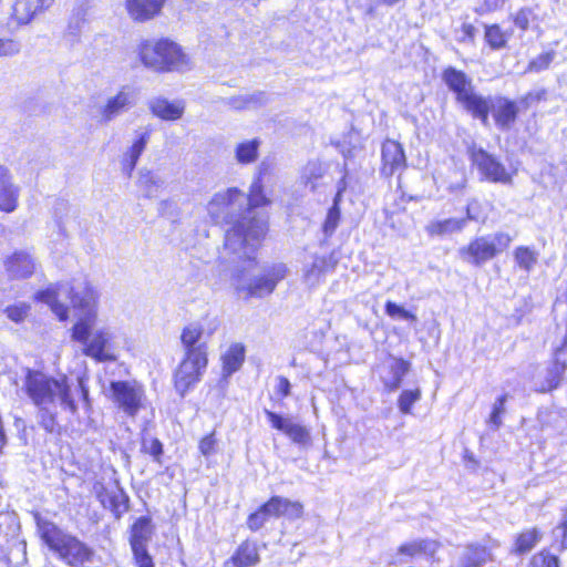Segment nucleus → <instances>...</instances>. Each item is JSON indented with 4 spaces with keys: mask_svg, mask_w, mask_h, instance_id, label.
Returning a JSON list of instances; mask_svg holds the SVG:
<instances>
[{
    "mask_svg": "<svg viewBox=\"0 0 567 567\" xmlns=\"http://www.w3.org/2000/svg\"><path fill=\"white\" fill-rule=\"evenodd\" d=\"M266 415L272 427L284 432L293 443L300 446H308L311 443L310 432L303 425L293 422L291 417L266 411Z\"/></svg>",
    "mask_w": 567,
    "mask_h": 567,
    "instance_id": "nucleus-15",
    "label": "nucleus"
},
{
    "mask_svg": "<svg viewBox=\"0 0 567 567\" xmlns=\"http://www.w3.org/2000/svg\"><path fill=\"white\" fill-rule=\"evenodd\" d=\"M324 167L320 162L311 161L302 169L301 182L311 192L318 188V181L324 175Z\"/></svg>",
    "mask_w": 567,
    "mask_h": 567,
    "instance_id": "nucleus-36",
    "label": "nucleus"
},
{
    "mask_svg": "<svg viewBox=\"0 0 567 567\" xmlns=\"http://www.w3.org/2000/svg\"><path fill=\"white\" fill-rule=\"evenodd\" d=\"M207 365V357H186L175 373V388L181 396L199 380L202 370Z\"/></svg>",
    "mask_w": 567,
    "mask_h": 567,
    "instance_id": "nucleus-12",
    "label": "nucleus"
},
{
    "mask_svg": "<svg viewBox=\"0 0 567 567\" xmlns=\"http://www.w3.org/2000/svg\"><path fill=\"white\" fill-rule=\"evenodd\" d=\"M111 399L126 416L135 419L147 408V396L142 384L136 381H113L110 384Z\"/></svg>",
    "mask_w": 567,
    "mask_h": 567,
    "instance_id": "nucleus-8",
    "label": "nucleus"
},
{
    "mask_svg": "<svg viewBox=\"0 0 567 567\" xmlns=\"http://www.w3.org/2000/svg\"><path fill=\"white\" fill-rule=\"evenodd\" d=\"M484 40L487 45L494 50H503L512 37V32L503 31L498 24H485Z\"/></svg>",
    "mask_w": 567,
    "mask_h": 567,
    "instance_id": "nucleus-32",
    "label": "nucleus"
},
{
    "mask_svg": "<svg viewBox=\"0 0 567 567\" xmlns=\"http://www.w3.org/2000/svg\"><path fill=\"white\" fill-rule=\"evenodd\" d=\"M268 518L269 515L267 514V512H264L262 505L257 512L252 513L248 517L247 525L251 530L256 532L265 525Z\"/></svg>",
    "mask_w": 567,
    "mask_h": 567,
    "instance_id": "nucleus-53",
    "label": "nucleus"
},
{
    "mask_svg": "<svg viewBox=\"0 0 567 567\" xmlns=\"http://www.w3.org/2000/svg\"><path fill=\"white\" fill-rule=\"evenodd\" d=\"M410 363L402 358L388 357L379 367V375L389 391L396 390L403 375L409 371Z\"/></svg>",
    "mask_w": 567,
    "mask_h": 567,
    "instance_id": "nucleus-19",
    "label": "nucleus"
},
{
    "mask_svg": "<svg viewBox=\"0 0 567 567\" xmlns=\"http://www.w3.org/2000/svg\"><path fill=\"white\" fill-rule=\"evenodd\" d=\"M269 204V199L265 196L261 181L258 178L250 187L249 195L246 196L244 214L241 221H238L234 228L226 231L225 248L230 251H237L247 244L255 247V241L260 243L267 231V221L259 216L254 208Z\"/></svg>",
    "mask_w": 567,
    "mask_h": 567,
    "instance_id": "nucleus-2",
    "label": "nucleus"
},
{
    "mask_svg": "<svg viewBox=\"0 0 567 567\" xmlns=\"http://www.w3.org/2000/svg\"><path fill=\"white\" fill-rule=\"evenodd\" d=\"M18 188L11 183L9 171L0 165V210L11 213L18 206Z\"/></svg>",
    "mask_w": 567,
    "mask_h": 567,
    "instance_id": "nucleus-24",
    "label": "nucleus"
},
{
    "mask_svg": "<svg viewBox=\"0 0 567 567\" xmlns=\"http://www.w3.org/2000/svg\"><path fill=\"white\" fill-rule=\"evenodd\" d=\"M137 101V91L131 85H124L114 95L107 99L105 105L101 109L102 122L109 123L124 112L132 109Z\"/></svg>",
    "mask_w": 567,
    "mask_h": 567,
    "instance_id": "nucleus-13",
    "label": "nucleus"
},
{
    "mask_svg": "<svg viewBox=\"0 0 567 567\" xmlns=\"http://www.w3.org/2000/svg\"><path fill=\"white\" fill-rule=\"evenodd\" d=\"M341 218L340 208L330 207L328 209L324 223L322 225V230L327 237H330L334 230L337 229L339 221Z\"/></svg>",
    "mask_w": 567,
    "mask_h": 567,
    "instance_id": "nucleus-48",
    "label": "nucleus"
},
{
    "mask_svg": "<svg viewBox=\"0 0 567 567\" xmlns=\"http://www.w3.org/2000/svg\"><path fill=\"white\" fill-rule=\"evenodd\" d=\"M462 32H463V38L460 41H466V40H468L471 42L474 41L475 34H476V29L473 24L464 23L462 25Z\"/></svg>",
    "mask_w": 567,
    "mask_h": 567,
    "instance_id": "nucleus-61",
    "label": "nucleus"
},
{
    "mask_svg": "<svg viewBox=\"0 0 567 567\" xmlns=\"http://www.w3.org/2000/svg\"><path fill=\"white\" fill-rule=\"evenodd\" d=\"M259 561V554L256 544L244 542L236 549L234 555L225 561V567H251Z\"/></svg>",
    "mask_w": 567,
    "mask_h": 567,
    "instance_id": "nucleus-27",
    "label": "nucleus"
},
{
    "mask_svg": "<svg viewBox=\"0 0 567 567\" xmlns=\"http://www.w3.org/2000/svg\"><path fill=\"white\" fill-rule=\"evenodd\" d=\"M30 310V305L25 302H20L18 305L7 307L4 312L11 321L20 323L29 316Z\"/></svg>",
    "mask_w": 567,
    "mask_h": 567,
    "instance_id": "nucleus-46",
    "label": "nucleus"
},
{
    "mask_svg": "<svg viewBox=\"0 0 567 567\" xmlns=\"http://www.w3.org/2000/svg\"><path fill=\"white\" fill-rule=\"evenodd\" d=\"M176 203L169 199L161 200L158 204V214L168 218L176 216Z\"/></svg>",
    "mask_w": 567,
    "mask_h": 567,
    "instance_id": "nucleus-58",
    "label": "nucleus"
},
{
    "mask_svg": "<svg viewBox=\"0 0 567 567\" xmlns=\"http://www.w3.org/2000/svg\"><path fill=\"white\" fill-rule=\"evenodd\" d=\"M152 132L153 128L151 126L141 127L135 132L136 140L133 142L132 146L125 154L123 161V169L128 176H131L132 172L136 167L140 156L151 140Z\"/></svg>",
    "mask_w": 567,
    "mask_h": 567,
    "instance_id": "nucleus-22",
    "label": "nucleus"
},
{
    "mask_svg": "<svg viewBox=\"0 0 567 567\" xmlns=\"http://www.w3.org/2000/svg\"><path fill=\"white\" fill-rule=\"evenodd\" d=\"M32 256L25 251H16L6 261V269L11 278H27L34 271Z\"/></svg>",
    "mask_w": 567,
    "mask_h": 567,
    "instance_id": "nucleus-23",
    "label": "nucleus"
},
{
    "mask_svg": "<svg viewBox=\"0 0 567 567\" xmlns=\"http://www.w3.org/2000/svg\"><path fill=\"white\" fill-rule=\"evenodd\" d=\"M132 551L137 567H154V563L147 551V547L132 548Z\"/></svg>",
    "mask_w": 567,
    "mask_h": 567,
    "instance_id": "nucleus-55",
    "label": "nucleus"
},
{
    "mask_svg": "<svg viewBox=\"0 0 567 567\" xmlns=\"http://www.w3.org/2000/svg\"><path fill=\"white\" fill-rule=\"evenodd\" d=\"M165 0H126L128 14L135 21H146L159 13Z\"/></svg>",
    "mask_w": 567,
    "mask_h": 567,
    "instance_id": "nucleus-26",
    "label": "nucleus"
},
{
    "mask_svg": "<svg viewBox=\"0 0 567 567\" xmlns=\"http://www.w3.org/2000/svg\"><path fill=\"white\" fill-rule=\"evenodd\" d=\"M566 367H567V364L565 361H560V360L556 359L553 362V365L548 370V377H547V389L548 390H551V389H555L558 386L561 375L564 374V372L566 370Z\"/></svg>",
    "mask_w": 567,
    "mask_h": 567,
    "instance_id": "nucleus-44",
    "label": "nucleus"
},
{
    "mask_svg": "<svg viewBox=\"0 0 567 567\" xmlns=\"http://www.w3.org/2000/svg\"><path fill=\"white\" fill-rule=\"evenodd\" d=\"M55 0H17L13 18L19 24H28L34 17L49 10Z\"/></svg>",
    "mask_w": 567,
    "mask_h": 567,
    "instance_id": "nucleus-20",
    "label": "nucleus"
},
{
    "mask_svg": "<svg viewBox=\"0 0 567 567\" xmlns=\"http://www.w3.org/2000/svg\"><path fill=\"white\" fill-rule=\"evenodd\" d=\"M260 141L254 138L239 143L235 148V157L240 164H250L258 158Z\"/></svg>",
    "mask_w": 567,
    "mask_h": 567,
    "instance_id": "nucleus-37",
    "label": "nucleus"
},
{
    "mask_svg": "<svg viewBox=\"0 0 567 567\" xmlns=\"http://www.w3.org/2000/svg\"><path fill=\"white\" fill-rule=\"evenodd\" d=\"M258 245L259 243L255 241V247L251 249V246L244 244L241 248L234 251L235 254L243 252L241 256L245 257L244 262L246 266L243 269L237 270L234 279L237 292L245 299L262 298L270 295L275 290L277 284L287 275L286 266L278 264L272 266L260 277H248V270L255 266V258L252 255L255 254Z\"/></svg>",
    "mask_w": 567,
    "mask_h": 567,
    "instance_id": "nucleus-5",
    "label": "nucleus"
},
{
    "mask_svg": "<svg viewBox=\"0 0 567 567\" xmlns=\"http://www.w3.org/2000/svg\"><path fill=\"white\" fill-rule=\"evenodd\" d=\"M466 226V219L462 218H447L444 220L433 221L429 225L427 230L431 235L444 236L454 233H460Z\"/></svg>",
    "mask_w": 567,
    "mask_h": 567,
    "instance_id": "nucleus-34",
    "label": "nucleus"
},
{
    "mask_svg": "<svg viewBox=\"0 0 567 567\" xmlns=\"http://www.w3.org/2000/svg\"><path fill=\"white\" fill-rule=\"evenodd\" d=\"M439 548V544L435 540L431 539H417L410 543L402 544L398 548V555L415 557L419 555H425L429 557H433Z\"/></svg>",
    "mask_w": 567,
    "mask_h": 567,
    "instance_id": "nucleus-29",
    "label": "nucleus"
},
{
    "mask_svg": "<svg viewBox=\"0 0 567 567\" xmlns=\"http://www.w3.org/2000/svg\"><path fill=\"white\" fill-rule=\"evenodd\" d=\"M483 102L484 106L482 110L473 111L472 116L478 118L484 126H487L489 123L488 114L492 112L496 126L502 131H508L519 112L516 102L501 95L483 96Z\"/></svg>",
    "mask_w": 567,
    "mask_h": 567,
    "instance_id": "nucleus-10",
    "label": "nucleus"
},
{
    "mask_svg": "<svg viewBox=\"0 0 567 567\" xmlns=\"http://www.w3.org/2000/svg\"><path fill=\"white\" fill-rule=\"evenodd\" d=\"M461 258L472 265L481 266L496 256V250L489 237L482 236L460 249Z\"/></svg>",
    "mask_w": 567,
    "mask_h": 567,
    "instance_id": "nucleus-17",
    "label": "nucleus"
},
{
    "mask_svg": "<svg viewBox=\"0 0 567 567\" xmlns=\"http://www.w3.org/2000/svg\"><path fill=\"white\" fill-rule=\"evenodd\" d=\"M514 260L516 265L529 274L538 262V252L528 246H518L514 250Z\"/></svg>",
    "mask_w": 567,
    "mask_h": 567,
    "instance_id": "nucleus-35",
    "label": "nucleus"
},
{
    "mask_svg": "<svg viewBox=\"0 0 567 567\" xmlns=\"http://www.w3.org/2000/svg\"><path fill=\"white\" fill-rule=\"evenodd\" d=\"M558 529L561 532L563 546L567 547V512H566L565 520L563 522L561 526Z\"/></svg>",
    "mask_w": 567,
    "mask_h": 567,
    "instance_id": "nucleus-64",
    "label": "nucleus"
},
{
    "mask_svg": "<svg viewBox=\"0 0 567 567\" xmlns=\"http://www.w3.org/2000/svg\"><path fill=\"white\" fill-rule=\"evenodd\" d=\"M540 540V534L536 528L520 533L515 542V553L524 554L532 550Z\"/></svg>",
    "mask_w": 567,
    "mask_h": 567,
    "instance_id": "nucleus-39",
    "label": "nucleus"
},
{
    "mask_svg": "<svg viewBox=\"0 0 567 567\" xmlns=\"http://www.w3.org/2000/svg\"><path fill=\"white\" fill-rule=\"evenodd\" d=\"M385 313L394 320L416 321V316L404 309L402 306L386 301L384 306Z\"/></svg>",
    "mask_w": 567,
    "mask_h": 567,
    "instance_id": "nucleus-42",
    "label": "nucleus"
},
{
    "mask_svg": "<svg viewBox=\"0 0 567 567\" xmlns=\"http://www.w3.org/2000/svg\"><path fill=\"white\" fill-rule=\"evenodd\" d=\"M442 81L455 94L456 101L468 112L481 111L483 95L475 92L472 79L463 71L449 66L442 72Z\"/></svg>",
    "mask_w": 567,
    "mask_h": 567,
    "instance_id": "nucleus-9",
    "label": "nucleus"
},
{
    "mask_svg": "<svg viewBox=\"0 0 567 567\" xmlns=\"http://www.w3.org/2000/svg\"><path fill=\"white\" fill-rule=\"evenodd\" d=\"M76 381H78V388L81 391V394H82L83 399L87 400L89 390L85 386V377H84V374H80L79 373L76 375Z\"/></svg>",
    "mask_w": 567,
    "mask_h": 567,
    "instance_id": "nucleus-63",
    "label": "nucleus"
},
{
    "mask_svg": "<svg viewBox=\"0 0 567 567\" xmlns=\"http://www.w3.org/2000/svg\"><path fill=\"white\" fill-rule=\"evenodd\" d=\"M534 18V12L530 8H522L513 17L514 24L523 31L529 27L530 19Z\"/></svg>",
    "mask_w": 567,
    "mask_h": 567,
    "instance_id": "nucleus-51",
    "label": "nucleus"
},
{
    "mask_svg": "<svg viewBox=\"0 0 567 567\" xmlns=\"http://www.w3.org/2000/svg\"><path fill=\"white\" fill-rule=\"evenodd\" d=\"M138 55L142 63L155 71H178L189 69V61L182 49L169 40L141 43Z\"/></svg>",
    "mask_w": 567,
    "mask_h": 567,
    "instance_id": "nucleus-6",
    "label": "nucleus"
},
{
    "mask_svg": "<svg viewBox=\"0 0 567 567\" xmlns=\"http://www.w3.org/2000/svg\"><path fill=\"white\" fill-rule=\"evenodd\" d=\"M527 567H560L559 558L547 550L535 554Z\"/></svg>",
    "mask_w": 567,
    "mask_h": 567,
    "instance_id": "nucleus-41",
    "label": "nucleus"
},
{
    "mask_svg": "<svg viewBox=\"0 0 567 567\" xmlns=\"http://www.w3.org/2000/svg\"><path fill=\"white\" fill-rule=\"evenodd\" d=\"M421 399L420 389L405 390L401 393L398 400L399 409L402 413L409 414L412 405Z\"/></svg>",
    "mask_w": 567,
    "mask_h": 567,
    "instance_id": "nucleus-43",
    "label": "nucleus"
},
{
    "mask_svg": "<svg viewBox=\"0 0 567 567\" xmlns=\"http://www.w3.org/2000/svg\"><path fill=\"white\" fill-rule=\"evenodd\" d=\"M481 216V204L477 199H471L466 206V223L468 220H478Z\"/></svg>",
    "mask_w": 567,
    "mask_h": 567,
    "instance_id": "nucleus-59",
    "label": "nucleus"
},
{
    "mask_svg": "<svg viewBox=\"0 0 567 567\" xmlns=\"http://www.w3.org/2000/svg\"><path fill=\"white\" fill-rule=\"evenodd\" d=\"M96 497L106 509H110L116 519H120L128 511L130 498L118 486L105 487L99 485L95 487Z\"/></svg>",
    "mask_w": 567,
    "mask_h": 567,
    "instance_id": "nucleus-16",
    "label": "nucleus"
},
{
    "mask_svg": "<svg viewBox=\"0 0 567 567\" xmlns=\"http://www.w3.org/2000/svg\"><path fill=\"white\" fill-rule=\"evenodd\" d=\"M324 267H326V259L322 257H316L312 260L310 267H308L305 270L306 281L311 285L316 284L319 280Z\"/></svg>",
    "mask_w": 567,
    "mask_h": 567,
    "instance_id": "nucleus-47",
    "label": "nucleus"
},
{
    "mask_svg": "<svg viewBox=\"0 0 567 567\" xmlns=\"http://www.w3.org/2000/svg\"><path fill=\"white\" fill-rule=\"evenodd\" d=\"M90 10L89 0H79L75 2L68 24V31L72 35H78L82 27L86 22V17Z\"/></svg>",
    "mask_w": 567,
    "mask_h": 567,
    "instance_id": "nucleus-33",
    "label": "nucleus"
},
{
    "mask_svg": "<svg viewBox=\"0 0 567 567\" xmlns=\"http://www.w3.org/2000/svg\"><path fill=\"white\" fill-rule=\"evenodd\" d=\"M468 153L473 166L477 168L484 179L505 185L512 183L511 173L507 172L497 157L475 145L470 147Z\"/></svg>",
    "mask_w": 567,
    "mask_h": 567,
    "instance_id": "nucleus-11",
    "label": "nucleus"
},
{
    "mask_svg": "<svg viewBox=\"0 0 567 567\" xmlns=\"http://www.w3.org/2000/svg\"><path fill=\"white\" fill-rule=\"evenodd\" d=\"M35 518L40 538L59 559L70 567H83L93 561L95 553L85 543L50 520Z\"/></svg>",
    "mask_w": 567,
    "mask_h": 567,
    "instance_id": "nucleus-3",
    "label": "nucleus"
},
{
    "mask_svg": "<svg viewBox=\"0 0 567 567\" xmlns=\"http://www.w3.org/2000/svg\"><path fill=\"white\" fill-rule=\"evenodd\" d=\"M24 388L37 406L60 404L72 414L78 411L66 375L55 379L40 371L28 370Z\"/></svg>",
    "mask_w": 567,
    "mask_h": 567,
    "instance_id": "nucleus-4",
    "label": "nucleus"
},
{
    "mask_svg": "<svg viewBox=\"0 0 567 567\" xmlns=\"http://www.w3.org/2000/svg\"><path fill=\"white\" fill-rule=\"evenodd\" d=\"M264 512H267L269 517L288 516L297 518L302 514V505L288 498L274 496L264 504Z\"/></svg>",
    "mask_w": 567,
    "mask_h": 567,
    "instance_id": "nucleus-25",
    "label": "nucleus"
},
{
    "mask_svg": "<svg viewBox=\"0 0 567 567\" xmlns=\"http://www.w3.org/2000/svg\"><path fill=\"white\" fill-rule=\"evenodd\" d=\"M267 102V96L264 92H256L248 95H241L229 100V105L235 110L258 107Z\"/></svg>",
    "mask_w": 567,
    "mask_h": 567,
    "instance_id": "nucleus-38",
    "label": "nucleus"
},
{
    "mask_svg": "<svg viewBox=\"0 0 567 567\" xmlns=\"http://www.w3.org/2000/svg\"><path fill=\"white\" fill-rule=\"evenodd\" d=\"M506 0H484V2L475 8V12L477 14H486L493 11H496L505 4Z\"/></svg>",
    "mask_w": 567,
    "mask_h": 567,
    "instance_id": "nucleus-57",
    "label": "nucleus"
},
{
    "mask_svg": "<svg viewBox=\"0 0 567 567\" xmlns=\"http://www.w3.org/2000/svg\"><path fill=\"white\" fill-rule=\"evenodd\" d=\"M488 559L491 554L486 547L468 545L460 558L458 567H482Z\"/></svg>",
    "mask_w": 567,
    "mask_h": 567,
    "instance_id": "nucleus-30",
    "label": "nucleus"
},
{
    "mask_svg": "<svg viewBox=\"0 0 567 567\" xmlns=\"http://www.w3.org/2000/svg\"><path fill=\"white\" fill-rule=\"evenodd\" d=\"M217 328L216 319L204 318L203 321H195L187 324L181 334V340L187 354H205L202 351V339L205 331L212 334Z\"/></svg>",
    "mask_w": 567,
    "mask_h": 567,
    "instance_id": "nucleus-14",
    "label": "nucleus"
},
{
    "mask_svg": "<svg viewBox=\"0 0 567 567\" xmlns=\"http://www.w3.org/2000/svg\"><path fill=\"white\" fill-rule=\"evenodd\" d=\"M487 237H489V240L496 250V255L508 248L513 240L509 234L503 231L488 235Z\"/></svg>",
    "mask_w": 567,
    "mask_h": 567,
    "instance_id": "nucleus-52",
    "label": "nucleus"
},
{
    "mask_svg": "<svg viewBox=\"0 0 567 567\" xmlns=\"http://www.w3.org/2000/svg\"><path fill=\"white\" fill-rule=\"evenodd\" d=\"M163 185L164 181L158 175L147 169L140 171L137 186L146 198L156 197Z\"/></svg>",
    "mask_w": 567,
    "mask_h": 567,
    "instance_id": "nucleus-31",
    "label": "nucleus"
},
{
    "mask_svg": "<svg viewBox=\"0 0 567 567\" xmlns=\"http://www.w3.org/2000/svg\"><path fill=\"white\" fill-rule=\"evenodd\" d=\"M153 535L152 519L146 516H142L132 525L130 532V545L131 548L147 547L148 542Z\"/></svg>",
    "mask_w": 567,
    "mask_h": 567,
    "instance_id": "nucleus-28",
    "label": "nucleus"
},
{
    "mask_svg": "<svg viewBox=\"0 0 567 567\" xmlns=\"http://www.w3.org/2000/svg\"><path fill=\"white\" fill-rule=\"evenodd\" d=\"M21 52V43L18 40L0 38V58H11Z\"/></svg>",
    "mask_w": 567,
    "mask_h": 567,
    "instance_id": "nucleus-49",
    "label": "nucleus"
},
{
    "mask_svg": "<svg viewBox=\"0 0 567 567\" xmlns=\"http://www.w3.org/2000/svg\"><path fill=\"white\" fill-rule=\"evenodd\" d=\"M215 439L213 434L205 436L199 442V450L204 455H209L214 452L215 449Z\"/></svg>",
    "mask_w": 567,
    "mask_h": 567,
    "instance_id": "nucleus-60",
    "label": "nucleus"
},
{
    "mask_svg": "<svg viewBox=\"0 0 567 567\" xmlns=\"http://www.w3.org/2000/svg\"><path fill=\"white\" fill-rule=\"evenodd\" d=\"M223 358V372L225 377H229L240 369L245 357H221Z\"/></svg>",
    "mask_w": 567,
    "mask_h": 567,
    "instance_id": "nucleus-54",
    "label": "nucleus"
},
{
    "mask_svg": "<svg viewBox=\"0 0 567 567\" xmlns=\"http://www.w3.org/2000/svg\"><path fill=\"white\" fill-rule=\"evenodd\" d=\"M61 297L70 299L78 311V322L72 329V339L85 346L84 354H105L104 350L110 340L105 330L91 332L96 312L97 295L85 278L73 279L71 284H60L38 291L35 299L50 306L55 316L64 321L68 318V307L60 302Z\"/></svg>",
    "mask_w": 567,
    "mask_h": 567,
    "instance_id": "nucleus-1",
    "label": "nucleus"
},
{
    "mask_svg": "<svg viewBox=\"0 0 567 567\" xmlns=\"http://www.w3.org/2000/svg\"><path fill=\"white\" fill-rule=\"evenodd\" d=\"M39 408V423L48 432L53 433L58 429L56 414L58 404L38 406Z\"/></svg>",
    "mask_w": 567,
    "mask_h": 567,
    "instance_id": "nucleus-40",
    "label": "nucleus"
},
{
    "mask_svg": "<svg viewBox=\"0 0 567 567\" xmlns=\"http://www.w3.org/2000/svg\"><path fill=\"white\" fill-rule=\"evenodd\" d=\"M142 451L152 455L156 462H159V457L163 454V445L157 439H143Z\"/></svg>",
    "mask_w": 567,
    "mask_h": 567,
    "instance_id": "nucleus-50",
    "label": "nucleus"
},
{
    "mask_svg": "<svg viewBox=\"0 0 567 567\" xmlns=\"http://www.w3.org/2000/svg\"><path fill=\"white\" fill-rule=\"evenodd\" d=\"M554 58H555L554 51H549V52L539 54L537 58L533 59L528 63L525 73H527V72L538 73L540 71L548 69L550 63L553 62Z\"/></svg>",
    "mask_w": 567,
    "mask_h": 567,
    "instance_id": "nucleus-45",
    "label": "nucleus"
},
{
    "mask_svg": "<svg viewBox=\"0 0 567 567\" xmlns=\"http://www.w3.org/2000/svg\"><path fill=\"white\" fill-rule=\"evenodd\" d=\"M546 90L542 89L535 92H528L526 95H524L519 100V104L524 110H527L533 103L539 102L542 100H545L546 97Z\"/></svg>",
    "mask_w": 567,
    "mask_h": 567,
    "instance_id": "nucleus-56",
    "label": "nucleus"
},
{
    "mask_svg": "<svg viewBox=\"0 0 567 567\" xmlns=\"http://www.w3.org/2000/svg\"><path fill=\"white\" fill-rule=\"evenodd\" d=\"M246 195L237 188L217 193L207 205V210L215 224H233L234 228L243 220Z\"/></svg>",
    "mask_w": 567,
    "mask_h": 567,
    "instance_id": "nucleus-7",
    "label": "nucleus"
},
{
    "mask_svg": "<svg viewBox=\"0 0 567 567\" xmlns=\"http://www.w3.org/2000/svg\"><path fill=\"white\" fill-rule=\"evenodd\" d=\"M148 109L161 120L176 121L184 115L185 102L183 100L171 102L165 97H154L148 101Z\"/></svg>",
    "mask_w": 567,
    "mask_h": 567,
    "instance_id": "nucleus-21",
    "label": "nucleus"
},
{
    "mask_svg": "<svg viewBox=\"0 0 567 567\" xmlns=\"http://www.w3.org/2000/svg\"><path fill=\"white\" fill-rule=\"evenodd\" d=\"M277 390L279 393L282 394V396H288L290 393V382L287 378L279 377L278 378V384Z\"/></svg>",
    "mask_w": 567,
    "mask_h": 567,
    "instance_id": "nucleus-62",
    "label": "nucleus"
},
{
    "mask_svg": "<svg viewBox=\"0 0 567 567\" xmlns=\"http://www.w3.org/2000/svg\"><path fill=\"white\" fill-rule=\"evenodd\" d=\"M406 158L402 145L393 140H386L382 144V168L381 174L390 177L396 172L404 169Z\"/></svg>",
    "mask_w": 567,
    "mask_h": 567,
    "instance_id": "nucleus-18",
    "label": "nucleus"
}]
</instances>
